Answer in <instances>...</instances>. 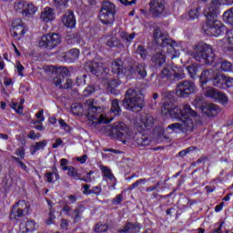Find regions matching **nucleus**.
<instances>
[{
    "mask_svg": "<svg viewBox=\"0 0 233 233\" xmlns=\"http://www.w3.org/2000/svg\"><path fill=\"white\" fill-rule=\"evenodd\" d=\"M162 114L165 117H172L178 119L181 123H173L167 126L166 129L161 127L159 129L158 137L162 141H170V134H174L177 130L188 134L194 132L196 128L203 125L201 116L198 114L190 105L183 104L180 106L164 103L162 106Z\"/></svg>",
    "mask_w": 233,
    "mask_h": 233,
    "instance_id": "f257e3e1",
    "label": "nucleus"
},
{
    "mask_svg": "<svg viewBox=\"0 0 233 233\" xmlns=\"http://www.w3.org/2000/svg\"><path fill=\"white\" fill-rule=\"evenodd\" d=\"M223 5L224 6H232L233 0H212L206 6L204 14L207 17L206 32L209 35L218 37L227 32V37L229 45L228 52L233 57V29L227 30V26L218 20V8ZM223 21L233 26V7L228 9L223 14Z\"/></svg>",
    "mask_w": 233,
    "mask_h": 233,
    "instance_id": "f03ea898",
    "label": "nucleus"
},
{
    "mask_svg": "<svg viewBox=\"0 0 233 233\" xmlns=\"http://www.w3.org/2000/svg\"><path fill=\"white\" fill-rule=\"evenodd\" d=\"M85 106L86 110V116L87 119L92 122L93 127H97L99 124L107 125V123H112V121H114V116L101 114V112H103V107H101L95 99L90 98L86 100Z\"/></svg>",
    "mask_w": 233,
    "mask_h": 233,
    "instance_id": "7ed1b4c3",
    "label": "nucleus"
},
{
    "mask_svg": "<svg viewBox=\"0 0 233 233\" xmlns=\"http://www.w3.org/2000/svg\"><path fill=\"white\" fill-rule=\"evenodd\" d=\"M123 65V60L121 59H116L112 63V72L113 74H116L118 79L125 76L130 77V76H137V74L140 76L142 79L147 77V66L145 64L137 63L127 67H125Z\"/></svg>",
    "mask_w": 233,
    "mask_h": 233,
    "instance_id": "20e7f679",
    "label": "nucleus"
},
{
    "mask_svg": "<svg viewBox=\"0 0 233 233\" xmlns=\"http://www.w3.org/2000/svg\"><path fill=\"white\" fill-rule=\"evenodd\" d=\"M122 106L130 112H140L145 106V96H143L141 92L129 88L127 90L126 96L122 100Z\"/></svg>",
    "mask_w": 233,
    "mask_h": 233,
    "instance_id": "39448f33",
    "label": "nucleus"
},
{
    "mask_svg": "<svg viewBox=\"0 0 233 233\" xmlns=\"http://www.w3.org/2000/svg\"><path fill=\"white\" fill-rule=\"evenodd\" d=\"M191 56L196 61L205 63V65H213L214 61H216V54L214 53L212 46L205 42L197 44L194 46Z\"/></svg>",
    "mask_w": 233,
    "mask_h": 233,
    "instance_id": "423d86ee",
    "label": "nucleus"
},
{
    "mask_svg": "<svg viewBox=\"0 0 233 233\" xmlns=\"http://www.w3.org/2000/svg\"><path fill=\"white\" fill-rule=\"evenodd\" d=\"M153 38L158 46L167 48V54L171 57V59H176V57H179V46L176 41L167 37V35L162 34L159 28H156L153 32Z\"/></svg>",
    "mask_w": 233,
    "mask_h": 233,
    "instance_id": "0eeeda50",
    "label": "nucleus"
},
{
    "mask_svg": "<svg viewBox=\"0 0 233 233\" xmlns=\"http://www.w3.org/2000/svg\"><path fill=\"white\" fill-rule=\"evenodd\" d=\"M111 136L124 145L130 143L134 139V135L130 132L127 125L123 122L116 123L111 128Z\"/></svg>",
    "mask_w": 233,
    "mask_h": 233,
    "instance_id": "6e6552de",
    "label": "nucleus"
},
{
    "mask_svg": "<svg viewBox=\"0 0 233 233\" xmlns=\"http://www.w3.org/2000/svg\"><path fill=\"white\" fill-rule=\"evenodd\" d=\"M158 77L167 81H179L180 79H185V73L181 67L166 66L158 74Z\"/></svg>",
    "mask_w": 233,
    "mask_h": 233,
    "instance_id": "1a4fd4ad",
    "label": "nucleus"
},
{
    "mask_svg": "<svg viewBox=\"0 0 233 233\" xmlns=\"http://www.w3.org/2000/svg\"><path fill=\"white\" fill-rule=\"evenodd\" d=\"M98 17L103 25H112L116 19V5L110 1L104 2Z\"/></svg>",
    "mask_w": 233,
    "mask_h": 233,
    "instance_id": "9d476101",
    "label": "nucleus"
},
{
    "mask_svg": "<svg viewBox=\"0 0 233 233\" xmlns=\"http://www.w3.org/2000/svg\"><path fill=\"white\" fill-rule=\"evenodd\" d=\"M40 48H46V50H54V48L61 45V36L59 34L47 33L41 36L38 42Z\"/></svg>",
    "mask_w": 233,
    "mask_h": 233,
    "instance_id": "9b49d317",
    "label": "nucleus"
},
{
    "mask_svg": "<svg viewBox=\"0 0 233 233\" xmlns=\"http://www.w3.org/2000/svg\"><path fill=\"white\" fill-rule=\"evenodd\" d=\"M196 83L192 80H183L177 83L176 93L177 97H188L196 92Z\"/></svg>",
    "mask_w": 233,
    "mask_h": 233,
    "instance_id": "f8f14e48",
    "label": "nucleus"
},
{
    "mask_svg": "<svg viewBox=\"0 0 233 233\" xmlns=\"http://www.w3.org/2000/svg\"><path fill=\"white\" fill-rule=\"evenodd\" d=\"M85 70L93 76H96L99 79H105L108 76L110 69L105 67L103 64L97 62H86Z\"/></svg>",
    "mask_w": 233,
    "mask_h": 233,
    "instance_id": "ddd939ff",
    "label": "nucleus"
},
{
    "mask_svg": "<svg viewBox=\"0 0 233 233\" xmlns=\"http://www.w3.org/2000/svg\"><path fill=\"white\" fill-rule=\"evenodd\" d=\"M12 27L13 29L11 34L14 39H15L16 41H21V39L25 37V34L28 32L26 25H25V23H23V20H21L20 18H16L13 21Z\"/></svg>",
    "mask_w": 233,
    "mask_h": 233,
    "instance_id": "4468645a",
    "label": "nucleus"
},
{
    "mask_svg": "<svg viewBox=\"0 0 233 233\" xmlns=\"http://www.w3.org/2000/svg\"><path fill=\"white\" fill-rule=\"evenodd\" d=\"M150 13L155 17L167 15V0H151L149 3Z\"/></svg>",
    "mask_w": 233,
    "mask_h": 233,
    "instance_id": "2eb2a0df",
    "label": "nucleus"
},
{
    "mask_svg": "<svg viewBox=\"0 0 233 233\" xmlns=\"http://www.w3.org/2000/svg\"><path fill=\"white\" fill-rule=\"evenodd\" d=\"M204 94L206 97H211V99H218V101H222L223 103H227L228 98L225 94L221 91L215 89L214 87H207L204 90Z\"/></svg>",
    "mask_w": 233,
    "mask_h": 233,
    "instance_id": "dca6fc26",
    "label": "nucleus"
},
{
    "mask_svg": "<svg viewBox=\"0 0 233 233\" xmlns=\"http://www.w3.org/2000/svg\"><path fill=\"white\" fill-rule=\"evenodd\" d=\"M141 230V224L139 222H126L122 228L117 230V233H139Z\"/></svg>",
    "mask_w": 233,
    "mask_h": 233,
    "instance_id": "f3484780",
    "label": "nucleus"
},
{
    "mask_svg": "<svg viewBox=\"0 0 233 233\" xmlns=\"http://www.w3.org/2000/svg\"><path fill=\"white\" fill-rule=\"evenodd\" d=\"M53 83L58 88H64V89L72 88V85H73L72 79L64 78L63 76H59V75L53 79Z\"/></svg>",
    "mask_w": 233,
    "mask_h": 233,
    "instance_id": "a211bd4d",
    "label": "nucleus"
},
{
    "mask_svg": "<svg viewBox=\"0 0 233 233\" xmlns=\"http://www.w3.org/2000/svg\"><path fill=\"white\" fill-rule=\"evenodd\" d=\"M56 19V12L52 7H45L42 13L40 14V21L42 23H51Z\"/></svg>",
    "mask_w": 233,
    "mask_h": 233,
    "instance_id": "6ab92c4d",
    "label": "nucleus"
},
{
    "mask_svg": "<svg viewBox=\"0 0 233 233\" xmlns=\"http://www.w3.org/2000/svg\"><path fill=\"white\" fill-rule=\"evenodd\" d=\"M151 141L152 138H150V136L145 133L138 132L135 136V143H137L138 147H148Z\"/></svg>",
    "mask_w": 233,
    "mask_h": 233,
    "instance_id": "aec40b11",
    "label": "nucleus"
},
{
    "mask_svg": "<svg viewBox=\"0 0 233 233\" xmlns=\"http://www.w3.org/2000/svg\"><path fill=\"white\" fill-rule=\"evenodd\" d=\"M37 228V224L35 220H23L19 225V230L22 233L34 232Z\"/></svg>",
    "mask_w": 233,
    "mask_h": 233,
    "instance_id": "412c9836",
    "label": "nucleus"
},
{
    "mask_svg": "<svg viewBox=\"0 0 233 233\" xmlns=\"http://www.w3.org/2000/svg\"><path fill=\"white\" fill-rule=\"evenodd\" d=\"M62 23L67 28H74L76 26V15H74V12L67 11L62 17Z\"/></svg>",
    "mask_w": 233,
    "mask_h": 233,
    "instance_id": "4be33fe9",
    "label": "nucleus"
},
{
    "mask_svg": "<svg viewBox=\"0 0 233 233\" xmlns=\"http://www.w3.org/2000/svg\"><path fill=\"white\" fill-rule=\"evenodd\" d=\"M152 63H154L155 66L157 68L159 66H163L165 63H167V56H165L164 51H158L157 54L153 55L151 57Z\"/></svg>",
    "mask_w": 233,
    "mask_h": 233,
    "instance_id": "5701e85b",
    "label": "nucleus"
},
{
    "mask_svg": "<svg viewBox=\"0 0 233 233\" xmlns=\"http://www.w3.org/2000/svg\"><path fill=\"white\" fill-rule=\"evenodd\" d=\"M201 110L203 114L208 117H212L219 112V108L216 106V104H205L202 106Z\"/></svg>",
    "mask_w": 233,
    "mask_h": 233,
    "instance_id": "b1692460",
    "label": "nucleus"
},
{
    "mask_svg": "<svg viewBox=\"0 0 233 233\" xmlns=\"http://www.w3.org/2000/svg\"><path fill=\"white\" fill-rule=\"evenodd\" d=\"M216 76V73L212 69L204 70L200 75L201 86H205L208 81H212Z\"/></svg>",
    "mask_w": 233,
    "mask_h": 233,
    "instance_id": "393cba45",
    "label": "nucleus"
},
{
    "mask_svg": "<svg viewBox=\"0 0 233 233\" xmlns=\"http://www.w3.org/2000/svg\"><path fill=\"white\" fill-rule=\"evenodd\" d=\"M85 206L80 205L76 207L69 215V218L73 219V223H79L81 220V216H83V212H85Z\"/></svg>",
    "mask_w": 233,
    "mask_h": 233,
    "instance_id": "a878e982",
    "label": "nucleus"
},
{
    "mask_svg": "<svg viewBox=\"0 0 233 233\" xmlns=\"http://www.w3.org/2000/svg\"><path fill=\"white\" fill-rule=\"evenodd\" d=\"M64 59L68 61V63H74L79 59V49L74 48L66 52L64 56Z\"/></svg>",
    "mask_w": 233,
    "mask_h": 233,
    "instance_id": "bb28decb",
    "label": "nucleus"
},
{
    "mask_svg": "<svg viewBox=\"0 0 233 233\" xmlns=\"http://www.w3.org/2000/svg\"><path fill=\"white\" fill-rule=\"evenodd\" d=\"M26 215V212L14 206L11 209L10 219H15L16 221H19L21 218H25Z\"/></svg>",
    "mask_w": 233,
    "mask_h": 233,
    "instance_id": "cd10ccee",
    "label": "nucleus"
},
{
    "mask_svg": "<svg viewBox=\"0 0 233 233\" xmlns=\"http://www.w3.org/2000/svg\"><path fill=\"white\" fill-rule=\"evenodd\" d=\"M225 77L224 75L216 74L213 79L211 80L213 86H217V88L225 89Z\"/></svg>",
    "mask_w": 233,
    "mask_h": 233,
    "instance_id": "c85d7f7f",
    "label": "nucleus"
},
{
    "mask_svg": "<svg viewBox=\"0 0 233 233\" xmlns=\"http://www.w3.org/2000/svg\"><path fill=\"white\" fill-rule=\"evenodd\" d=\"M101 170H102L104 176L106 177H107V179H110V181H112V183H113L112 188H113V190H116V185L117 183V179H116V177H114V174H112V171L110 170V168L103 166L101 167Z\"/></svg>",
    "mask_w": 233,
    "mask_h": 233,
    "instance_id": "c756f323",
    "label": "nucleus"
},
{
    "mask_svg": "<svg viewBox=\"0 0 233 233\" xmlns=\"http://www.w3.org/2000/svg\"><path fill=\"white\" fill-rule=\"evenodd\" d=\"M199 68H201V66L196 64H192L187 67V74L190 76L191 79H196V77H198Z\"/></svg>",
    "mask_w": 233,
    "mask_h": 233,
    "instance_id": "7c9ffc66",
    "label": "nucleus"
},
{
    "mask_svg": "<svg viewBox=\"0 0 233 233\" xmlns=\"http://www.w3.org/2000/svg\"><path fill=\"white\" fill-rule=\"evenodd\" d=\"M121 106H119V100L118 99H114L111 102V109L110 113L114 114V116H121Z\"/></svg>",
    "mask_w": 233,
    "mask_h": 233,
    "instance_id": "2f4dec72",
    "label": "nucleus"
},
{
    "mask_svg": "<svg viewBox=\"0 0 233 233\" xmlns=\"http://www.w3.org/2000/svg\"><path fill=\"white\" fill-rule=\"evenodd\" d=\"M37 12V6L34 5L32 3L25 4V11H24V16L28 17L29 15H34Z\"/></svg>",
    "mask_w": 233,
    "mask_h": 233,
    "instance_id": "473e14b6",
    "label": "nucleus"
},
{
    "mask_svg": "<svg viewBox=\"0 0 233 233\" xmlns=\"http://www.w3.org/2000/svg\"><path fill=\"white\" fill-rule=\"evenodd\" d=\"M71 112L74 116H83V105L79 103L71 105Z\"/></svg>",
    "mask_w": 233,
    "mask_h": 233,
    "instance_id": "72a5a7b5",
    "label": "nucleus"
},
{
    "mask_svg": "<svg viewBox=\"0 0 233 233\" xmlns=\"http://www.w3.org/2000/svg\"><path fill=\"white\" fill-rule=\"evenodd\" d=\"M45 177L47 183H56L59 179V173L57 172H47L45 174Z\"/></svg>",
    "mask_w": 233,
    "mask_h": 233,
    "instance_id": "f704fd0d",
    "label": "nucleus"
},
{
    "mask_svg": "<svg viewBox=\"0 0 233 233\" xmlns=\"http://www.w3.org/2000/svg\"><path fill=\"white\" fill-rule=\"evenodd\" d=\"M119 37H121L124 43H131L132 39L136 37V33L128 35V33L125 31H120Z\"/></svg>",
    "mask_w": 233,
    "mask_h": 233,
    "instance_id": "c9c22d12",
    "label": "nucleus"
},
{
    "mask_svg": "<svg viewBox=\"0 0 233 233\" xmlns=\"http://www.w3.org/2000/svg\"><path fill=\"white\" fill-rule=\"evenodd\" d=\"M154 127V117L148 116L142 122L141 128L142 130H150Z\"/></svg>",
    "mask_w": 233,
    "mask_h": 233,
    "instance_id": "e433bc0d",
    "label": "nucleus"
},
{
    "mask_svg": "<svg viewBox=\"0 0 233 233\" xmlns=\"http://www.w3.org/2000/svg\"><path fill=\"white\" fill-rule=\"evenodd\" d=\"M15 207H16L17 208H20V210H22L23 212H25V214H28L30 210V204L25 200L18 201L15 205Z\"/></svg>",
    "mask_w": 233,
    "mask_h": 233,
    "instance_id": "4c0bfd02",
    "label": "nucleus"
},
{
    "mask_svg": "<svg viewBox=\"0 0 233 233\" xmlns=\"http://www.w3.org/2000/svg\"><path fill=\"white\" fill-rule=\"evenodd\" d=\"M15 10L16 12H20V14H22V15H25V12L26 10V1L22 0L20 2H17L15 5Z\"/></svg>",
    "mask_w": 233,
    "mask_h": 233,
    "instance_id": "58836bf2",
    "label": "nucleus"
},
{
    "mask_svg": "<svg viewBox=\"0 0 233 233\" xmlns=\"http://www.w3.org/2000/svg\"><path fill=\"white\" fill-rule=\"evenodd\" d=\"M67 176H69V177H72L73 179H76V181L81 179V174H79V172H77V169H76V167L72 166L71 167H69V172H67Z\"/></svg>",
    "mask_w": 233,
    "mask_h": 233,
    "instance_id": "ea45409f",
    "label": "nucleus"
},
{
    "mask_svg": "<svg viewBox=\"0 0 233 233\" xmlns=\"http://www.w3.org/2000/svg\"><path fill=\"white\" fill-rule=\"evenodd\" d=\"M47 141L46 140H43L40 142H36L34 146H33V154H35V152L39 151V150H43L45 148V147H46L47 145Z\"/></svg>",
    "mask_w": 233,
    "mask_h": 233,
    "instance_id": "a19ab883",
    "label": "nucleus"
},
{
    "mask_svg": "<svg viewBox=\"0 0 233 233\" xmlns=\"http://www.w3.org/2000/svg\"><path fill=\"white\" fill-rule=\"evenodd\" d=\"M220 70L222 72H232V63H230L227 60H224L220 64Z\"/></svg>",
    "mask_w": 233,
    "mask_h": 233,
    "instance_id": "79ce46f5",
    "label": "nucleus"
},
{
    "mask_svg": "<svg viewBox=\"0 0 233 233\" xmlns=\"http://www.w3.org/2000/svg\"><path fill=\"white\" fill-rule=\"evenodd\" d=\"M199 7H197L195 9H191L188 12V17L190 21H194V19H198L199 17Z\"/></svg>",
    "mask_w": 233,
    "mask_h": 233,
    "instance_id": "37998d69",
    "label": "nucleus"
},
{
    "mask_svg": "<svg viewBox=\"0 0 233 233\" xmlns=\"http://www.w3.org/2000/svg\"><path fill=\"white\" fill-rule=\"evenodd\" d=\"M56 72L58 76H64V79H68V75L70 74V71L66 67H57Z\"/></svg>",
    "mask_w": 233,
    "mask_h": 233,
    "instance_id": "c03bdc74",
    "label": "nucleus"
},
{
    "mask_svg": "<svg viewBox=\"0 0 233 233\" xmlns=\"http://www.w3.org/2000/svg\"><path fill=\"white\" fill-rule=\"evenodd\" d=\"M106 230H108V227L101 222H98L95 227V232L96 233L106 232Z\"/></svg>",
    "mask_w": 233,
    "mask_h": 233,
    "instance_id": "a18cd8bd",
    "label": "nucleus"
},
{
    "mask_svg": "<svg viewBox=\"0 0 233 233\" xmlns=\"http://www.w3.org/2000/svg\"><path fill=\"white\" fill-rule=\"evenodd\" d=\"M13 161H15V163H18L19 167L22 168V170H25V172H28V167H26V164L21 161V158L17 157H12Z\"/></svg>",
    "mask_w": 233,
    "mask_h": 233,
    "instance_id": "49530a36",
    "label": "nucleus"
},
{
    "mask_svg": "<svg viewBox=\"0 0 233 233\" xmlns=\"http://www.w3.org/2000/svg\"><path fill=\"white\" fill-rule=\"evenodd\" d=\"M137 54H138L142 59H147V49H145V46L142 45L137 46Z\"/></svg>",
    "mask_w": 233,
    "mask_h": 233,
    "instance_id": "de8ad7c7",
    "label": "nucleus"
},
{
    "mask_svg": "<svg viewBox=\"0 0 233 233\" xmlns=\"http://www.w3.org/2000/svg\"><path fill=\"white\" fill-rule=\"evenodd\" d=\"M145 183H147V178H140L129 186L128 190H134V188H137V187H139V185H145Z\"/></svg>",
    "mask_w": 233,
    "mask_h": 233,
    "instance_id": "09e8293b",
    "label": "nucleus"
},
{
    "mask_svg": "<svg viewBox=\"0 0 233 233\" xmlns=\"http://www.w3.org/2000/svg\"><path fill=\"white\" fill-rule=\"evenodd\" d=\"M92 174H94V171L87 172L86 177H80V181H85V183H92V181L96 180L95 177H92Z\"/></svg>",
    "mask_w": 233,
    "mask_h": 233,
    "instance_id": "8fccbe9b",
    "label": "nucleus"
},
{
    "mask_svg": "<svg viewBox=\"0 0 233 233\" xmlns=\"http://www.w3.org/2000/svg\"><path fill=\"white\" fill-rule=\"evenodd\" d=\"M86 75H79L76 76V86H81V85H86Z\"/></svg>",
    "mask_w": 233,
    "mask_h": 233,
    "instance_id": "3c124183",
    "label": "nucleus"
},
{
    "mask_svg": "<svg viewBox=\"0 0 233 233\" xmlns=\"http://www.w3.org/2000/svg\"><path fill=\"white\" fill-rule=\"evenodd\" d=\"M106 45L110 47V48H114V46H119V40L117 38H114L112 37L111 39H109L106 42Z\"/></svg>",
    "mask_w": 233,
    "mask_h": 233,
    "instance_id": "603ef678",
    "label": "nucleus"
},
{
    "mask_svg": "<svg viewBox=\"0 0 233 233\" xmlns=\"http://www.w3.org/2000/svg\"><path fill=\"white\" fill-rule=\"evenodd\" d=\"M16 70H17L18 76H20V77H23L25 76V74H24L25 66L23 65H21V62H19V61L16 62Z\"/></svg>",
    "mask_w": 233,
    "mask_h": 233,
    "instance_id": "864d4df0",
    "label": "nucleus"
},
{
    "mask_svg": "<svg viewBox=\"0 0 233 233\" xmlns=\"http://www.w3.org/2000/svg\"><path fill=\"white\" fill-rule=\"evenodd\" d=\"M224 85H225V88L232 87L233 86V77L226 76Z\"/></svg>",
    "mask_w": 233,
    "mask_h": 233,
    "instance_id": "5fc2aeb1",
    "label": "nucleus"
},
{
    "mask_svg": "<svg viewBox=\"0 0 233 233\" xmlns=\"http://www.w3.org/2000/svg\"><path fill=\"white\" fill-rule=\"evenodd\" d=\"M103 188L101 187V186H96L90 189L91 194H95V196H99V194H101Z\"/></svg>",
    "mask_w": 233,
    "mask_h": 233,
    "instance_id": "6e6d98bb",
    "label": "nucleus"
},
{
    "mask_svg": "<svg viewBox=\"0 0 233 233\" xmlns=\"http://www.w3.org/2000/svg\"><path fill=\"white\" fill-rule=\"evenodd\" d=\"M122 202H123V195L121 194L116 195V198H113L112 200L113 205H121Z\"/></svg>",
    "mask_w": 233,
    "mask_h": 233,
    "instance_id": "4d7b16f0",
    "label": "nucleus"
},
{
    "mask_svg": "<svg viewBox=\"0 0 233 233\" xmlns=\"http://www.w3.org/2000/svg\"><path fill=\"white\" fill-rule=\"evenodd\" d=\"M54 219H56V215H54V210H49V218L46 221V225H53Z\"/></svg>",
    "mask_w": 233,
    "mask_h": 233,
    "instance_id": "13d9d810",
    "label": "nucleus"
},
{
    "mask_svg": "<svg viewBox=\"0 0 233 233\" xmlns=\"http://www.w3.org/2000/svg\"><path fill=\"white\" fill-rule=\"evenodd\" d=\"M44 110L41 109L39 112L36 113V117H37V121L36 123H43V121H45V116L43 115L44 114Z\"/></svg>",
    "mask_w": 233,
    "mask_h": 233,
    "instance_id": "bf43d9fd",
    "label": "nucleus"
},
{
    "mask_svg": "<svg viewBox=\"0 0 233 233\" xmlns=\"http://www.w3.org/2000/svg\"><path fill=\"white\" fill-rule=\"evenodd\" d=\"M70 0H54V3L56 6H66Z\"/></svg>",
    "mask_w": 233,
    "mask_h": 233,
    "instance_id": "052dcab7",
    "label": "nucleus"
},
{
    "mask_svg": "<svg viewBox=\"0 0 233 233\" xmlns=\"http://www.w3.org/2000/svg\"><path fill=\"white\" fill-rule=\"evenodd\" d=\"M194 150V147H187V149H184L178 153V156L180 157H185L188 153L192 152Z\"/></svg>",
    "mask_w": 233,
    "mask_h": 233,
    "instance_id": "680f3d73",
    "label": "nucleus"
},
{
    "mask_svg": "<svg viewBox=\"0 0 233 233\" xmlns=\"http://www.w3.org/2000/svg\"><path fill=\"white\" fill-rule=\"evenodd\" d=\"M15 156L21 157V159H25V148H17L15 152Z\"/></svg>",
    "mask_w": 233,
    "mask_h": 233,
    "instance_id": "e2e57ef3",
    "label": "nucleus"
},
{
    "mask_svg": "<svg viewBox=\"0 0 233 233\" xmlns=\"http://www.w3.org/2000/svg\"><path fill=\"white\" fill-rule=\"evenodd\" d=\"M84 92H85L86 96H90V95L94 94V92H96V88H94V86H88L85 89Z\"/></svg>",
    "mask_w": 233,
    "mask_h": 233,
    "instance_id": "0e129e2a",
    "label": "nucleus"
},
{
    "mask_svg": "<svg viewBox=\"0 0 233 233\" xmlns=\"http://www.w3.org/2000/svg\"><path fill=\"white\" fill-rule=\"evenodd\" d=\"M68 225L69 223L67 219H65V218L61 219L60 227L61 228H63V230H68Z\"/></svg>",
    "mask_w": 233,
    "mask_h": 233,
    "instance_id": "69168bd1",
    "label": "nucleus"
},
{
    "mask_svg": "<svg viewBox=\"0 0 233 233\" xmlns=\"http://www.w3.org/2000/svg\"><path fill=\"white\" fill-rule=\"evenodd\" d=\"M62 210L66 214V216H69V217L73 212L72 208L68 205L64 206Z\"/></svg>",
    "mask_w": 233,
    "mask_h": 233,
    "instance_id": "338daca9",
    "label": "nucleus"
},
{
    "mask_svg": "<svg viewBox=\"0 0 233 233\" xmlns=\"http://www.w3.org/2000/svg\"><path fill=\"white\" fill-rule=\"evenodd\" d=\"M108 86L115 88V86H119V80L112 79L108 82Z\"/></svg>",
    "mask_w": 233,
    "mask_h": 233,
    "instance_id": "774afa93",
    "label": "nucleus"
}]
</instances>
